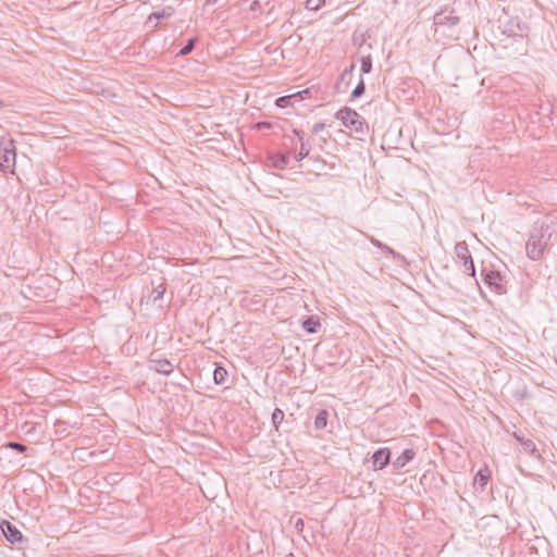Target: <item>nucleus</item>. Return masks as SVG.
<instances>
[{"label": "nucleus", "mask_w": 557, "mask_h": 557, "mask_svg": "<svg viewBox=\"0 0 557 557\" xmlns=\"http://www.w3.org/2000/svg\"><path fill=\"white\" fill-rule=\"evenodd\" d=\"M149 368L164 375L171 374L174 370L172 362L163 358V356L158 351H153L150 354Z\"/></svg>", "instance_id": "7"}, {"label": "nucleus", "mask_w": 557, "mask_h": 557, "mask_svg": "<svg viewBox=\"0 0 557 557\" xmlns=\"http://www.w3.org/2000/svg\"><path fill=\"white\" fill-rule=\"evenodd\" d=\"M324 128H325V123L317 122V123L313 124L311 132H312V134L317 135L320 132L324 131Z\"/></svg>", "instance_id": "31"}, {"label": "nucleus", "mask_w": 557, "mask_h": 557, "mask_svg": "<svg viewBox=\"0 0 557 557\" xmlns=\"http://www.w3.org/2000/svg\"><path fill=\"white\" fill-rule=\"evenodd\" d=\"M389 449L388 448H380L377 449L373 456V466L375 469H383L389 462Z\"/></svg>", "instance_id": "11"}, {"label": "nucleus", "mask_w": 557, "mask_h": 557, "mask_svg": "<svg viewBox=\"0 0 557 557\" xmlns=\"http://www.w3.org/2000/svg\"><path fill=\"white\" fill-rule=\"evenodd\" d=\"M304 520L301 518H297L294 522V528L298 533H301L304 531Z\"/></svg>", "instance_id": "32"}, {"label": "nucleus", "mask_w": 557, "mask_h": 557, "mask_svg": "<svg viewBox=\"0 0 557 557\" xmlns=\"http://www.w3.org/2000/svg\"><path fill=\"white\" fill-rule=\"evenodd\" d=\"M46 426V420L39 419L37 421L26 420L22 425L21 430L25 435L36 436L44 433Z\"/></svg>", "instance_id": "9"}, {"label": "nucleus", "mask_w": 557, "mask_h": 557, "mask_svg": "<svg viewBox=\"0 0 557 557\" xmlns=\"http://www.w3.org/2000/svg\"><path fill=\"white\" fill-rule=\"evenodd\" d=\"M414 455L416 453L413 451V449H405L403 454L399 457H397L395 466L398 468L405 467L410 460L413 459Z\"/></svg>", "instance_id": "15"}, {"label": "nucleus", "mask_w": 557, "mask_h": 557, "mask_svg": "<svg viewBox=\"0 0 557 557\" xmlns=\"http://www.w3.org/2000/svg\"><path fill=\"white\" fill-rule=\"evenodd\" d=\"M0 527L10 543L16 544L23 541L22 532L10 521H2Z\"/></svg>", "instance_id": "10"}, {"label": "nucleus", "mask_w": 557, "mask_h": 557, "mask_svg": "<svg viewBox=\"0 0 557 557\" xmlns=\"http://www.w3.org/2000/svg\"><path fill=\"white\" fill-rule=\"evenodd\" d=\"M196 42H197V38H196V37L188 39V41H187V42H186V45H185V46L180 50V52L177 53V55L184 57V55L189 54V53L194 50Z\"/></svg>", "instance_id": "22"}, {"label": "nucleus", "mask_w": 557, "mask_h": 557, "mask_svg": "<svg viewBox=\"0 0 557 557\" xmlns=\"http://www.w3.org/2000/svg\"><path fill=\"white\" fill-rule=\"evenodd\" d=\"M259 5V2L258 1H253L250 5V9L251 10H255L257 7Z\"/></svg>", "instance_id": "36"}, {"label": "nucleus", "mask_w": 557, "mask_h": 557, "mask_svg": "<svg viewBox=\"0 0 557 557\" xmlns=\"http://www.w3.org/2000/svg\"><path fill=\"white\" fill-rule=\"evenodd\" d=\"M549 238L550 234L547 233V228L544 230L543 226L534 227L525 244L528 257L534 261L541 260L544 256Z\"/></svg>", "instance_id": "1"}, {"label": "nucleus", "mask_w": 557, "mask_h": 557, "mask_svg": "<svg viewBox=\"0 0 557 557\" xmlns=\"http://www.w3.org/2000/svg\"><path fill=\"white\" fill-rule=\"evenodd\" d=\"M356 69V63H351L349 67L345 69L343 73L337 78L334 88L338 92H346L347 88L349 87L351 79H352V73Z\"/></svg>", "instance_id": "8"}, {"label": "nucleus", "mask_w": 557, "mask_h": 557, "mask_svg": "<svg viewBox=\"0 0 557 557\" xmlns=\"http://www.w3.org/2000/svg\"><path fill=\"white\" fill-rule=\"evenodd\" d=\"M476 476H480V480H481V482H482V484H483V485H485V484H486L487 478H486L485 475H483V474L481 473V471H479V472L476 473Z\"/></svg>", "instance_id": "34"}, {"label": "nucleus", "mask_w": 557, "mask_h": 557, "mask_svg": "<svg viewBox=\"0 0 557 557\" xmlns=\"http://www.w3.org/2000/svg\"><path fill=\"white\" fill-rule=\"evenodd\" d=\"M310 150H311V145L309 141H301L300 143V148H299V151L296 156V161H301L304 160L305 158H307L310 153Z\"/></svg>", "instance_id": "18"}, {"label": "nucleus", "mask_w": 557, "mask_h": 557, "mask_svg": "<svg viewBox=\"0 0 557 557\" xmlns=\"http://www.w3.org/2000/svg\"><path fill=\"white\" fill-rule=\"evenodd\" d=\"M372 49V45L368 44L367 51L360 52V71L361 74H369L372 71V57L370 50Z\"/></svg>", "instance_id": "12"}, {"label": "nucleus", "mask_w": 557, "mask_h": 557, "mask_svg": "<svg viewBox=\"0 0 557 557\" xmlns=\"http://www.w3.org/2000/svg\"><path fill=\"white\" fill-rule=\"evenodd\" d=\"M311 92V88H306L304 90L297 91L295 94H292L293 100H304L306 99Z\"/></svg>", "instance_id": "25"}, {"label": "nucleus", "mask_w": 557, "mask_h": 557, "mask_svg": "<svg viewBox=\"0 0 557 557\" xmlns=\"http://www.w3.org/2000/svg\"><path fill=\"white\" fill-rule=\"evenodd\" d=\"M455 253L457 260L462 263L465 273H467L469 276L475 277V267L473 259L468 248V244L465 240L458 242L455 245Z\"/></svg>", "instance_id": "5"}, {"label": "nucleus", "mask_w": 557, "mask_h": 557, "mask_svg": "<svg viewBox=\"0 0 557 557\" xmlns=\"http://www.w3.org/2000/svg\"><path fill=\"white\" fill-rule=\"evenodd\" d=\"M287 557H294L293 554H289Z\"/></svg>", "instance_id": "38"}, {"label": "nucleus", "mask_w": 557, "mask_h": 557, "mask_svg": "<svg viewBox=\"0 0 557 557\" xmlns=\"http://www.w3.org/2000/svg\"><path fill=\"white\" fill-rule=\"evenodd\" d=\"M161 281L162 282L157 285L152 282L153 288L151 290L150 298H152L153 301L160 300L166 290L164 278H161Z\"/></svg>", "instance_id": "16"}, {"label": "nucleus", "mask_w": 557, "mask_h": 557, "mask_svg": "<svg viewBox=\"0 0 557 557\" xmlns=\"http://www.w3.org/2000/svg\"><path fill=\"white\" fill-rule=\"evenodd\" d=\"M324 2L325 0H307L306 4L310 10H318Z\"/></svg>", "instance_id": "27"}, {"label": "nucleus", "mask_w": 557, "mask_h": 557, "mask_svg": "<svg viewBox=\"0 0 557 557\" xmlns=\"http://www.w3.org/2000/svg\"><path fill=\"white\" fill-rule=\"evenodd\" d=\"M171 16V12H165V10H162V11H158V12H153L149 20H151L152 17H154L157 21H160L164 17H169Z\"/></svg>", "instance_id": "29"}, {"label": "nucleus", "mask_w": 557, "mask_h": 557, "mask_svg": "<svg viewBox=\"0 0 557 557\" xmlns=\"http://www.w3.org/2000/svg\"><path fill=\"white\" fill-rule=\"evenodd\" d=\"M253 128L256 131L270 129V128H272V124L270 122H267V121H260V122H257L253 125Z\"/></svg>", "instance_id": "30"}, {"label": "nucleus", "mask_w": 557, "mask_h": 557, "mask_svg": "<svg viewBox=\"0 0 557 557\" xmlns=\"http://www.w3.org/2000/svg\"><path fill=\"white\" fill-rule=\"evenodd\" d=\"M372 244L380 247V248H383L384 246L376 239H372Z\"/></svg>", "instance_id": "35"}, {"label": "nucleus", "mask_w": 557, "mask_h": 557, "mask_svg": "<svg viewBox=\"0 0 557 557\" xmlns=\"http://www.w3.org/2000/svg\"><path fill=\"white\" fill-rule=\"evenodd\" d=\"M366 91V85L362 77H360L359 83L350 94V100H355L357 98H360Z\"/></svg>", "instance_id": "21"}, {"label": "nucleus", "mask_w": 557, "mask_h": 557, "mask_svg": "<svg viewBox=\"0 0 557 557\" xmlns=\"http://www.w3.org/2000/svg\"><path fill=\"white\" fill-rule=\"evenodd\" d=\"M515 437L517 438V441L520 442V444L522 445L524 450H527L528 453H534L535 451L536 447H535V444L533 443V441L524 440V438L518 436L517 434L515 435Z\"/></svg>", "instance_id": "23"}, {"label": "nucleus", "mask_w": 557, "mask_h": 557, "mask_svg": "<svg viewBox=\"0 0 557 557\" xmlns=\"http://www.w3.org/2000/svg\"><path fill=\"white\" fill-rule=\"evenodd\" d=\"M289 156L287 153H280L273 159V164L276 169L283 170L287 166Z\"/></svg>", "instance_id": "19"}, {"label": "nucleus", "mask_w": 557, "mask_h": 557, "mask_svg": "<svg viewBox=\"0 0 557 557\" xmlns=\"http://www.w3.org/2000/svg\"><path fill=\"white\" fill-rule=\"evenodd\" d=\"M327 417L329 413L326 410L322 409L318 412L315 419H314V426L317 430H322L327 424Z\"/></svg>", "instance_id": "17"}, {"label": "nucleus", "mask_w": 557, "mask_h": 557, "mask_svg": "<svg viewBox=\"0 0 557 557\" xmlns=\"http://www.w3.org/2000/svg\"><path fill=\"white\" fill-rule=\"evenodd\" d=\"M16 150L12 139H2L0 141V171L3 173L12 172L15 166Z\"/></svg>", "instance_id": "3"}, {"label": "nucleus", "mask_w": 557, "mask_h": 557, "mask_svg": "<svg viewBox=\"0 0 557 557\" xmlns=\"http://www.w3.org/2000/svg\"><path fill=\"white\" fill-rule=\"evenodd\" d=\"M337 120H341L345 127L356 131L357 133H363L367 126L364 120L355 110L348 107H344L338 110L335 114Z\"/></svg>", "instance_id": "2"}, {"label": "nucleus", "mask_w": 557, "mask_h": 557, "mask_svg": "<svg viewBox=\"0 0 557 557\" xmlns=\"http://www.w3.org/2000/svg\"><path fill=\"white\" fill-rule=\"evenodd\" d=\"M227 376V371L223 367H216L213 371V380L216 384H222L225 382Z\"/></svg>", "instance_id": "20"}, {"label": "nucleus", "mask_w": 557, "mask_h": 557, "mask_svg": "<svg viewBox=\"0 0 557 557\" xmlns=\"http://www.w3.org/2000/svg\"><path fill=\"white\" fill-rule=\"evenodd\" d=\"M481 276L483 282L495 293L502 295L507 292V281L500 272L483 268L481 270Z\"/></svg>", "instance_id": "4"}, {"label": "nucleus", "mask_w": 557, "mask_h": 557, "mask_svg": "<svg viewBox=\"0 0 557 557\" xmlns=\"http://www.w3.org/2000/svg\"><path fill=\"white\" fill-rule=\"evenodd\" d=\"M293 133L297 136V138L299 139L300 143L305 141V133H304V131L294 128Z\"/></svg>", "instance_id": "33"}, {"label": "nucleus", "mask_w": 557, "mask_h": 557, "mask_svg": "<svg viewBox=\"0 0 557 557\" xmlns=\"http://www.w3.org/2000/svg\"><path fill=\"white\" fill-rule=\"evenodd\" d=\"M2 106V101L0 100V107Z\"/></svg>", "instance_id": "39"}, {"label": "nucleus", "mask_w": 557, "mask_h": 557, "mask_svg": "<svg viewBox=\"0 0 557 557\" xmlns=\"http://www.w3.org/2000/svg\"><path fill=\"white\" fill-rule=\"evenodd\" d=\"M218 0H208V2H216Z\"/></svg>", "instance_id": "37"}, {"label": "nucleus", "mask_w": 557, "mask_h": 557, "mask_svg": "<svg viewBox=\"0 0 557 557\" xmlns=\"http://www.w3.org/2000/svg\"><path fill=\"white\" fill-rule=\"evenodd\" d=\"M8 448H12V449H15L20 453H24L26 451V446L23 445V444H20L17 442H9L7 445H5Z\"/></svg>", "instance_id": "28"}, {"label": "nucleus", "mask_w": 557, "mask_h": 557, "mask_svg": "<svg viewBox=\"0 0 557 557\" xmlns=\"http://www.w3.org/2000/svg\"><path fill=\"white\" fill-rule=\"evenodd\" d=\"M433 23L435 26L454 27L460 23V17L455 9L445 7L434 14Z\"/></svg>", "instance_id": "6"}, {"label": "nucleus", "mask_w": 557, "mask_h": 557, "mask_svg": "<svg viewBox=\"0 0 557 557\" xmlns=\"http://www.w3.org/2000/svg\"><path fill=\"white\" fill-rule=\"evenodd\" d=\"M292 100H293L292 95H287V96H282V97L277 98L275 103L280 108H286L292 102Z\"/></svg>", "instance_id": "26"}, {"label": "nucleus", "mask_w": 557, "mask_h": 557, "mask_svg": "<svg viewBox=\"0 0 557 557\" xmlns=\"http://www.w3.org/2000/svg\"><path fill=\"white\" fill-rule=\"evenodd\" d=\"M284 419V412L280 408H275L272 413V422L275 429H278V425L282 423Z\"/></svg>", "instance_id": "24"}, {"label": "nucleus", "mask_w": 557, "mask_h": 557, "mask_svg": "<svg viewBox=\"0 0 557 557\" xmlns=\"http://www.w3.org/2000/svg\"><path fill=\"white\" fill-rule=\"evenodd\" d=\"M367 33H355L352 35L351 41L352 45L356 46L359 49V52H366L367 51V39H368Z\"/></svg>", "instance_id": "14"}, {"label": "nucleus", "mask_w": 557, "mask_h": 557, "mask_svg": "<svg viewBox=\"0 0 557 557\" xmlns=\"http://www.w3.org/2000/svg\"><path fill=\"white\" fill-rule=\"evenodd\" d=\"M301 326L307 333L313 334L318 332V330L321 326V323L317 317H310L301 322Z\"/></svg>", "instance_id": "13"}]
</instances>
